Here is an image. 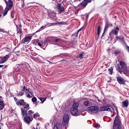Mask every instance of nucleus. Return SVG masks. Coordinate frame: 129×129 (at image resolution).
Here are the masks:
<instances>
[{
	"instance_id": "f257e3e1",
	"label": "nucleus",
	"mask_w": 129,
	"mask_h": 129,
	"mask_svg": "<svg viewBox=\"0 0 129 129\" xmlns=\"http://www.w3.org/2000/svg\"><path fill=\"white\" fill-rule=\"evenodd\" d=\"M6 5L7 7L6 8L4 12V16L7 15L8 12L10 10V9H12L13 7V1L12 0H4Z\"/></svg>"
},
{
	"instance_id": "f03ea898",
	"label": "nucleus",
	"mask_w": 129,
	"mask_h": 129,
	"mask_svg": "<svg viewBox=\"0 0 129 129\" xmlns=\"http://www.w3.org/2000/svg\"><path fill=\"white\" fill-rule=\"evenodd\" d=\"M99 110V108L97 106H91L88 107L87 111L90 114H93V113H96L97 111Z\"/></svg>"
},
{
	"instance_id": "7ed1b4c3",
	"label": "nucleus",
	"mask_w": 129,
	"mask_h": 129,
	"mask_svg": "<svg viewBox=\"0 0 129 129\" xmlns=\"http://www.w3.org/2000/svg\"><path fill=\"white\" fill-rule=\"evenodd\" d=\"M113 129H121L120 127V120L119 119V117L116 116L114 124H113Z\"/></svg>"
},
{
	"instance_id": "20e7f679",
	"label": "nucleus",
	"mask_w": 129,
	"mask_h": 129,
	"mask_svg": "<svg viewBox=\"0 0 129 129\" xmlns=\"http://www.w3.org/2000/svg\"><path fill=\"white\" fill-rule=\"evenodd\" d=\"M16 104L17 105H21V106H23L24 109H29V104L25 103L24 100H19L16 102Z\"/></svg>"
},
{
	"instance_id": "39448f33",
	"label": "nucleus",
	"mask_w": 129,
	"mask_h": 129,
	"mask_svg": "<svg viewBox=\"0 0 129 129\" xmlns=\"http://www.w3.org/2000/svg\"><path fill=\"white\" fill-rule=\"evenodd\" d=\"M116 69L117 71H118V72L120 73V74H122V73H123L124 74H125V75H126L127 76H129V71L127 70L122 71L120 67H119V64H117V66L116 67Z\"/></svg>"
},
{
	"instance_id": "423d86ee",
	"label": "nucleus",
	"mask_w": 129,
	"mask_h": 129,
	"mask_svg": "<svg viewBox=\"0 0 129 129\" xmlns=\"http://www.w3.org/2000/svg\"><path fill=\"white\" fill-rule=\"evenodd\" d=\"M119 64L121 67V70L122 71H124V70H126V69H127V67H126V63H125L124 62L120 61Z\"/></svg>"
},
{
	"instance_id": "0eeeda50",
	"label": "nucleus",
	"mask_w": 129,
	"mask_h": 129,
	"mask_svg": "<svg viewBox=\"0 0 129 129\" xmlns=\"http://www.w3.org/2000/svg\"><path fill=\"white\" fill-rule=\"evenodd\" d=\"M25 93L26 97H27L28 98H31L33 97V92H31V91H30V89H26Z\"/></svg>"
},
{
	"instance_id": "6e6552de",
	"label": "nucleus",
	"mask_w": 129,
	"mask_h": 129,
	"mask_svg": "<svg viewBox=\"0 0 129 129\" xmlns=\"http://www.w3.org/2000/svg\"><path fill=\"white\" fill-rule=\"evenodd\" d=\"M32 36L31 35L26 36L23 40L22 42L25 44L26 42H30L31 41V39H32Z\"/></svg>"
},
{
	"instance_id": "1a4fd4ad",
	"label": "nucleus",
	"mask_w": 129,
	"mask_h": 129,
	"mask_svg": "<svg viewBox=\"0 0 129 129\" xmlns=\"http://www.w3.org/2000/svg\"><path fill=\"white\" fill-rule=\"evenodd\" d=\"M9 58H10V56L9 55H6L4 57H2L0 60V64L5 63L8 60V59H9Z\"/></svg>"
},
{
	"instance_id": "9d476101",
	"label": "nucleus",
	"mask_w": 129,
	"mask_h": 129,
	"mask_svg": "<svg viewBox=\"0 0 129 129\" xmlns=\"http://www.w3.org/2000/svg\"><path fill=\"white\" fill-rule=\"evenodd\" d=\"M24 120L25 122L27 123H29V122H31L32 120H33V117H31L29 116H26L24 117Z\"/></svg>"
},
{
	"instance_id": "9b49d317",
	"label": "nucleus",
	"mask_w": 129,
	"mask_h": 129,
	"mask_svg": "<svg viewBox=\"0 0 129 129\" xmlns=\"http://www.w3.org/2000/svg\"><path fill=\"white\" fill-rule=\"evenodd\" d=\"M88 3H91V0H85L83 1L81 4V6L84 8H85V7L87 6V4H88Z\"/></svg>"
},
{
	"instance_id": "f8f14e48",
	"label": "nucleus",
	"mask_w": 129,
	"mask_h": 129,
	"mask_svg": "<svg viewBox=\"0 0 129 129\" xmlns=\"http://www.w3.org/2000/svg\"><path fill=\"white\" fill-rule=\"evenodd\" d=\"M57 10L59 13H62L64 11V8L62 5L58 4L57 5Z\"/></svg>"
},
{
	"instance_id": "ddd939ff",
	"label": "nucleus",
	"mask_w": 129,
	"mask_h": 129,
	"mask_svg": "<svg viewBox=\"0 0 129 129\" xmlns=\"http://www.w3.org/2000/svg\"><path fill=\"white\" fill-rule=\"evenodd\" d=\"M69 118V115H68V114L63 115V123H67Z\"/></svg>"
},
{
	"instance_id": "4468645a",
	"label": "nucleus",
	"mask_w": 129,
	"mask_h": 129,
	"mask_svg": "<svg viewBox=\"0 0 129 129\" xmlns=\"http://www.w3.org/2000/svg\"><path fill=\"white\" fill-rule=\"evenodd\" d=\"M106 110L107 111H110V112H114V109L110 106H106Z\"/></svg>"
},
{
	"instance_id": "2eb2a0df",
	"label": "nucleus",
	"mask_w": 129,
	"mask_h": 129,
	"mask_svg": "<svg viewBox=\"0 0 129 129\" xmlns=\"http://www.w3.org/2000/svg\"><path fill=\"white\" fill-rule=\"evenodd\" d=\"M77 109L72 108L71 110V112L72 115H77Z\"/></svg>"
},
{
	"instance_id": "dca6fc26",
	"label": "nucleus",
	"mask_w": 129,
	"mask_h": 129,
	"mask_svg": "<svg viewBox=\"0 0 129 129\" xmlns=\"http://www.w3.org/2000/svg\"><path fill=\"white\" fill-rule=\"evenodd\" d=\"M117 80L119 84H123L124 83V80L120 77L117 78Z\"/></svg>"
},
{
	"instance_id": "f3484780",
	"label": "nucleus",
	"mask_w": 129,
	"mask_h": 129,
	"mask_svg": "<svg viewBox=\"0 0 129 129\" xmlns=\"http://www.w3.org/2000/svg\"><path fill=\"white\" fill-rule=\"evenodd\" d=\"M2 97H0V110H2L5 107V104L3 101H1Z\"/></svg>"
},
{
	"instance_id": "a211bd4d",
	"label": "nucleus",
	"mask_w": 129,
	"mask_h": 129,
	"mask_svg": "<svg viewBox=\"0 0 129 129\" xmlns=\"http://www.w3.org/2000/svg\"><path fill=\"white\" fill-rule=\"evenodd\" d=\"M118 31H119V28L118 27H116L115 30H113L111 31V33L114 35H117Z\"/></svg>"
},
{
	"instance_id": "6ab92c4d",
	"label": "nucleus",
	"mask_w": 129,
	"mask_h": 129,
	"mask_svg": "<svg viewBox=\"0 0 129 129\" xmlns=\"http://www.w3.org/2000/svg\"><path fill=\"white\" fill-rule=\"evenodd\" d=\"M122 103L123 104V106H124L125 107H127V106H128V101L127 100L123 101L122 102Z\"/></svg>"
},
{
	"instance_id": "aec40b11",
	"label": "nucleus",
	"mask_w": 129,
	"mask_h": 129,
	"mask_svg": "<svg viewBox=\"0 0 129 129\" xmlns=\"http://www.w3.org/2000/svg\"><path fill=\"white\" fill-rule=\"evenodd\" d=\"M79 104L77 103H75L72 107V108H75V109H77L78 108Z\"/></svg>"
},
{
	"instance_id": "412c9836",
	"label": "nucleus",
	"mask_w": 129,
	"mask_h": 129,
	"mask_svg": "<svg viewBox=\"0 0 129 129\" xmlns=\"http://www.w3.org/2000/svg\"><path fill=\"white\" fill-rule=\"evenodd\" d=\"M46 27H47V25L41 26L39 30H38L37 32H40V31H42V30H44V29H46Z\"/></svg>"
},
{
	"instance_id": "4be33fe9",
	"label": "nucleus",
	"mask_w": 129,
	"mask_h": 129,
	"mask_svg": "<svg viewBox=\"0 0 129 129\" xmlns=\"http://www.w3.org/2000/svg\"><path fill=\"white\" fill-rule=\"evenodd\" d=\"M39 116H40V115H39L38 113H35L33 115V117L34 118H35L36 119V118H37V117H39Z\"/></svg>"
},
{
	"instance_id": "5701e85b",
	"label": "nucleus",
	"mask_w": 129,
	"mask_h": 129,
	"mask_svg": "<svg viewBox=\"0 0 129 129\" xmlns=\"http://www.w3.org/2000/svg\"><path fill=\"white\" fill-rule=\"evenodd\" d=\"M21 111H22V115H26V114H27V111L26 110H25L23 109H21Z\"/></svg>"
},
{
	"instance_id": "b1692460",
	"label": "nucleus",
	"mask_w": 129,
	"mask_h": 129,
	"mask_svg": "<svg viewBox=\"0 0 129 129\" xmlns=\"http://www.w3.org/2000/svg\"><path fill=\"white\" fill-rule=\"evenodd\" d=\"M105 110H106V106L101 107L100 108V111H104Z\"/></svg>"
},
{
	"instance_id": "393cba45",
	"label": "nucleus",
	"mask_w": 129,
	"mask_h": 129,
	"mask_svg": "<svg viewBox=\"0 0 129 129\" xmlns=\"http://www.w3.org/2000/svg\"><path fill=\"white\" fill-rule=\"evenodd\" d=\"M109 72L111 75H112V72L113 71V68H110L108 69Z\"/></svg>"
},
{
	"instance_id": "a878e982",
	"label": "nucleus",
	"mask_w": 129,
	"mask_h": 129,
	"mask_svg": "<svg viewBox=\"0 0 129 129\" xmlns=\"http://www.w3.org/2000/svg\"><path fill=\"white\" fill-rule=\"evenodd\" d=\"M90 103H91V102L89 101H86L84 102V104L86 106H87V105H88V104H90Z\"/></svg>"
},
{
	"instance_id": "bb28decb",
	"label": "nucleus",
	"mask_w": 129,
	"mask_h": 129,
	"mask_svg": "<svg viewBox=\"0 0 129 129\" xmlns=\"http://www.w3.org/2000/svg\"><path fill=\"white\" fill-rule=\"evenodd\" d=\"M59 126H60V124H57L54 125L53 129H60Z\"/></svg>"
},
{
	"instance_id": "cd10ccee",
	"label": "nucleus",
	"mask_w": 129,
	"mask_h": 129,
	"mask_svg": "<svg viewBox=\"0 0 129 129\" xmlns=\"http://www.w3.org/2000/svg\"><path fill=\"white\" fill-rule=\"evenodd\" d=\"M99 34H100V26H99L98 28L97 29V35H98V36H99Z\"/></svg>"
},
{
	"instance_id": "c85d7f7f",
	"label": "nucleus",
	"mask_w": 129,
	"mask_h": 129,
	"mask_svg": "<svg viewBox=\"0 0 129 129\" xmlns=\"http://www.w3.org/2000/svg\"><path fill=\"white\" fill-rule=\"evenodd\" d=\"M39 99L41 101L42 103H44V102L46 100V99H44L43 98H40Z\"/></svg>"
},
{
	"instance_id": "c756f323",
	"label": "nucleus",
	"mask_w": 129,
	"mask_h": 129,
	"mask_svg": "<svg viewBox=\"0 0 129 129\" xmlns=\"http://www.w3.org/2000/svg\"><path fill=\"white\" fill-rule=\"evenodd\" d=\"M32 101L33 102H36V101H37V98L36 97H33L32 98Z\"/></svg>"
},
{
	"instance_id": "7c9ffc66",
	"label": "nucleus",
	"mask_w": 129,
	"mask_h": 129,
	"mask_svg": "<svg viewBox=\"0 0 129 129\" xmlns=\"http://www.w3.org/2000/svg\"><path fill=\"white\" fill-rule=\"evenodd\" d=\"M84 56V53L82 52L80 54V58H83V57Z\"/></svg>"
},
{
	"instance_id": "2f4dec72",
	"label": "nucleus",
	"mask_w": 129,
	"mask_h": 129,
	"mask_svg": "<svg viewBox=\"0 0 129 129\" xmlns=\"http://www.w3.org/2000/svg\"><path fill=\"white\" fill-rule=\"evenodd\" d=\"M95 127L96 128H99L100 127V125H98V124H95Z\"/></svg>"
},
{
	"instance_id": "473e14b6",
	"label": "nucleus",
	"mask_w": 129,
	"mask_h": 129,
	"mask_svg": "<svg viewBox=\"0 0 129 129\" xmlns=\"http://www.w3.org/2000/svg\"><path fill=\"white\" fill-rule=\"evenodd\" d=\"M32 113H34V112H33V111H32V110H29V111H28L29 115H31V114H32Z\"/></svg>"
},
{
	"instance_id": "72a5a7b5",
	"label": "nucleus",
	"mask_w": 129,
	"mask_h": 129,
	"mask_svg": "<svg viewBox=\"0 0 129 129\" xmlns=\"http://www.w3.org/2000/svg\"><path fill=\"white\" fill-rule=\"evenodd\" d=\"M82 30V28L80 29L79 30H78V34Z\"/></svg>"
},
{
	"instance_id": "f704fd0d",
	"label": "nucleus",
	"mask_w": 129,
	"mask_h": 129,
	"mask_svg": "<svg viewBox=\"0 0 129 129\" xmlns=\"http://www.w3.org/2000/svg\"><path fill=\"white\" fill-rule=\"evenodd\" d=\"M38 46H39V47H41V46H42V45L41 44V43H40V42H38Z\"/></svg>"
},
{
	"instance_id": "c9c22d12",
	"label": "nucleus",
	"mask_w": 129,
	"mask_h": 129,
	"mask_svg": "<svg viewBox=\"0 0 129 129\" xmlns=\"http://www.w3.org/2000/svg\"><path fill=\"white\" fill-rule=\"evenodd\" d=\"M59 40H60V39H55V41L58 42Z\"/></svg>"
},
{
	"instance_id": "e433bc0d",
	"label": "nucleus",
	"mask_w": 129,
	"mask_h": 129,
	"mask_svg": "<svg viewBox=\"0 0 129 129\" xmlns=\"http://www.w3.org/2000/svg\"><path fill=\"white\" fill-rule=\"evenodd\" d=\"M115 54H118V53H119V51H115Z\"/></svg>"
},
{
	"instance_id": "4c0bfd02",
	"label": "nucleus",
	"mask_w": 129,
	"mask_h": 129,
	"mask_svg": "<svg viewBox=\"0 0 129 129\" xmlns=\"http://www.w3.org/2000/svg\"><path fill=\"white\" fill-rule=\"evenodd\" d=\"M19 95H21V96H22L24 95V93H22L21 94L19 93Z\"/></svg>"
},
{
	"instance_id": "58836bf2",
	"label": "nucleus",
	"mask_w": 129,
	"mask_h": 129,
	"mask_svg": "<svg viewBox=\"0 0 129 129\" xmlns=\"http://www.w3.org/2000/svg\"><path fill=\"white\" fill-rule=\"evenodd\" d=\"M2 67H5L4 65H0V68H2Z\"/></svg>"
},
{
	"instance_id": "ea45409f",
	"label": "nucleus",
	"mask_w": 129,
	"mask_h": 129,
	"mask_svg": "<svg viewBox=\"0 0 129 129\" xmlns=\"http://www.w3.org/2000/svg\"><path fill=\"white\" fill-rule=\"evenodd\" d=\"M25 90H26V87H24L23 91H25Z\"/></svg>"
},
{
	"instance_id": "a19ab883",
	"label": "nucleus",
	"mask_w": 129,
	"mask_h": 129,
	"mask_svg": "<svg viewBox=\"0 0 129 129\" xmlns=\"http://www.w3.org/2000/svg\"><path fill=\"white\" fill-rule=\"evenodd\" d=\"M0 32H4V30H3V29H0Z\"/></svg>"
},
{
	"instance_id": "79ce46f5",
	"label": "nucleus",
	"mask_w": 129,
	"mask_h": 129,
	"mask_svg": "<svg viewBox=\"0 0 129 129\" xmlns=\"http://www.w3.org/2000/svg\"><path fill=\"white\" fill-rule=\"evenodd\" d=\"M59 25L62 24V22H60V23H59Z\"/></svg>"
},
{
	"instance_id": "37998d69",
	"label": "nucleus",
	"mask_w": 129,
	"mask_h": 129,
	"mask_svg": "<svg viewBox=\"0 0 129 129\" xmlns=\"http://www.w3.org/2000/svg\"><path fill=\"white\" fill-rule=\"evenodd\" d=\"M105 30H106V27H105L104 28V31H105Z\"/></svg>"
},
{
	"instance_id": "c03bdc74",
	"label": "nucleus",
	"mask_w": 129,
	"mask_h": 129,
	"mask_svg": "<svg viewBox=\"0 0 129 129\" xmlns=\"http://www.w3.org/2000/svg\"><path fill=\"white\" fill-rule=\"evenodd\" d=\"M53 25V23H50V26H52Z\"/></svg>"
},
{
	"instance_id": "a18cd8bd",
	"label": "nucleus",
	"mask_w": 129,
	"mask_h": 129,
	"mask_svg": "<svg viewBox=\"0 0 129 129\" xmlns=\"http://www.w3.org/2000/svg\"><path fill=\"white\" fill-rule=\"evenodd\" d=\"M121 38L123 39V37H121Z\"/></svg>"
},
{
	"instance_id": "49530a36",
	"label": "nucleus",
	"mask_w": 129,
	"mask_h": 129,
	"mask_svg": "<svg viewBox=\"0 0 129 129\" xmlns=\"http://www.w3.org/2000/svg\"><path fill=\"white\" fill-rule=\"evenodd\" d=\"M1 17H2V15H0V18H1Z\"/></svg>"
},
{
	"instance_id": "de8ad7c7",
	"label": "nucleus",
	"mask_w": 129,
	"mask_h": 129,
	"mask_svg": "<svg viewBox=\"0 0 129 129\" xmlns=\"http://www.w3.org/2000/svg\"><path fill=\"white\" fill-rule=\"evenodd\" d=\"M6 67H7V66H5V68H6Z\"/></svg>"
},
{
	"instance_id": "09e8293b",
	"label": "nucleus",
	"mask_w": 129,
	"mask_h": 129,
	"mask_svg": "<svg viewBox=\"0 0 129 129\" xmlns=\"http://www.w3.org/2000/svg\"><path fill=\"white\" fill-rule=\"evenodd\" d=\"M23 2L24 1V0H23Z\"/></svg>"
}]
</instances>
